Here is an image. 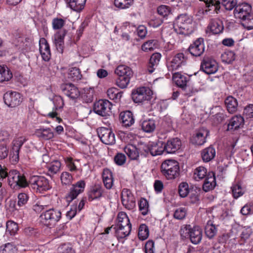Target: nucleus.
<instances>
[{"label":"nucleus","mask_w":253,"mask_h":253,"mask_svg":"<svg viewBox=\"0 0 253 253\" xmlns=\"http://www.w3.org/2000/svg\"><path fill=\"white\" fill-rule=\"evenodd\" d=\"M12 77L9 69L4 66L0 65V82L8 81Z\"/></svg>","instance_id":"obj_42"},{"label":"nucleus","mask_w":253,"mask_h":253,"mask_svg":"<svg viewBox=\"0 0 253 253\" xmlns=\"http://www.w3.org/2000/svg\"><path fill=\"white\" fill-rule=\"evenodd\" d=\"M213 117L215 123L220 124L223 122L227 118V116L223 112H219L216 113Z\"/></svg>","instance_id":"obj_63"},{"label":"nucleus","mask_w":253,"mask_h":253,"mask_svg":"<svg viewBox=\"0 0 253 253\" xmlns=\"http://www.w3.org/2000/svg\"><path fill=\"white\" fill-rule=\"evenodd\" d=\"M98 137L102 143L106 145L115 143V136L112 131L106 127H100L97 130Z\"/></svg>","instance_id":"obj_12"},{"label":"nucleus","mask_w":253,"mask_h":253,"mask_svg":"<svg viewBox=\"0 0 253 253\" xmlns=\"http://www.w3.org/2000/svg\"><path fill=\"white\" fill-rule=\"evenodd\" d=\"M42 222L47 226H54L61 217L59 210L50 209L42 213L41 215Z\"/></svg>","instance_id":"obj_7"},{"label":"nucleus","mask_w":253,"mask_h":253,"mask_svg":"<svg viewBox=\"0 0 253 253\" xmlns=\"http://www.w3.org/2000/svg\"><path fill=\"white\" fill-rule=\"evenodd\" d=\"M70 8L72 10L80 12L84 7L86 0H66Z\"/></svg>","instance_id":"obj_32"},{"label":"nucleus","mask_w":253,"mask_h":253,"mask_svg":"<svg viewBox=\"0 0 253 253\" xmlns=\"http://www.w3.org/2000/svg\"><path fill=\"white\" fill-rule=\"evenodd\" d=\"M40 51L42 58L45 61H48L51 56L49 45L45 38H42L40 40Z\"/></svg>","instance_id":"obj_20"},{"label":"nucleus","mask_w":253,"mask_h":253,"mask_svg":"<svg viewBox=\"0 0 253 253\" xmlns=\"http://www.w3.org/2000/svg\"><path fill=\"white\" fill-rule=\"evenodd\" d=\"M94 89L92 87H84L80 92V96L82 99L86 103L92 102L93 98Z\"/></svg>","instance_id":"obj_36"},{"label":"nucleus","mask_w":253,"mask_h":253,"mask_svg":"<svg viewBox=\"0 0 253 253\" xmlns=\"http://www.w3.org/2000/svg\"><path fill=\"white\" fill-rule=\"evenodd\" d=\"M123 91H119L115 87L109 88L107 91V94L108 97L114 100L115 102H119L122 96Z\"/></svg>","instance_id":"obj_38"},{"label":"nucleus","mask_w":253,"mask_h":253,"mask_svg":"<svg viewBox=\"0 0 253 253\" xmlns=\"http://www.w3.org/2000/svg\"><path fill=\"white\" fill-rule=\"evenodd\" d=\"M28 183V186L39 193H43L51 188L49 180L42 176L32 175L30 177Z\"/></svg>","instance_id":"obj_4"},{"label":"nucleus","mask_w":253,"mask_h":253,"mask_svg":"<svg viewBox=\"0 0 253 253\" xmlns=\"http://www.w3.org/2000/svg\"><path fill=\"white\" fill-rule=\"evenodd\" d=\"M207 169L204 167L200 166L195 169L193 178L196 181H199L204 178L207 175Z\"/></svg>","instance_id":"obj_43"},{"label":"nucleus","mask_w":253,"mask_h":253,"mask_svg":"<svg viewBox=\"0 0 253 253\" xmlns=\"http://www.w3.org/2000/svg\"><path fill=\"white\" fill-rule=\"evenodd\" d=\"M7 176L8 177V184L11 188H24L28 185L25 177L17 170H11L8 174L7 172L3 169L0 165V179H3Z\"/></svg>","instance_id":"obj_1"},{"label":"nucleus","mask_w":253,"mask_h":253,"mask_svg":"<svg viewBox=\"0 0 253 253\" xmlns=\"http://www.w3.org/2000/svg\"><path fill=\"white\" fill-rule=\"evenodd\" d=\"M18 205L20 207L25 205L28 200V196L25 193H20L18 196Z\"/></svg>","instance_id":"obj_62"},{"label":"nucleus","mask_w":253,"mask_h":253,"mask_svg":"<svg viewBox=\"0 0 253 253\" xmlns=\"http://www.w3.org/2000/svg\"><path fill=\"white\" fill-rule=\"evenodd\" d=\"M172 80L178 86L182 88L186 87L188 81L187 78L179 72L173 73Z\"/></svg>","instance_id":"obj_33"},{"label":"nucleus","mask_w":253,"mask_h":253,"mask_svg":"<svg viewBox=\"0 0 253 253\" xmlns=\"http://www.w3.org/2000/svg\"><path fill=\"white\" fill-rule=\"evenodd\" d=\"M158 46V42L155 40H151L144 42L141 46L143 51L147 52L154 50Z\"/></svg>","instance_id":"obj_44"},{"label":"nucleus","mask_w":253,"mask_h":253,"mask_svg":"<svg viewBox=\"0 0 253 253\" xmlns=\"http://www.w3.org/2000/svg\"><path fill=\"white\" fill-rule=\"evenodd\" d=\"M116 231V236L118 238L123 239L128 236L130 233L131 225L125 227L122 226H115L114 227Z\"/></svg>","instance_id":"obj_35"},{"label":"nucleus","mask_w":253,"mask_h":253,"mask_svg":"<svg viewBox=\"0 0 253 253\" xmlns=\"http://www.w3.org/2000/svg\"><path fill=\"white\" fill-rule=\"evenodd\" d=\"M114 161L118 166L124 165L126 161V157L125 154L122 153H118L114 157Z\"/></svg>","instance_id":"obj_59"},{"label":"nucleus","mask_w":253,"mask_h":253,"mask_svg":"<svg viewBox=\"0 0 253 253\" xmlns=\"http://www.w3.org/2000/svg\"><path fill=\"white\" fill-rule=\"evenodd\" d=\"M66 34L65 31L58 32L55 35L54 44L60 53H62L64 47V39Z\"/></svg>","instance_id":"obj_28"},{"label":"nucleus","mask_w":253,"mask_h":253,"mask_svg":"<svg viewBox=\"0 0 253 253\" xmlns=\"http://www.w3.org/2000/svg\"><path fill=\"white\" fill-rule=\"evenodd\" d=\"M192 19L187 14L178 15L173 23V28L178 34L188 35L192 32Z\"/></svg>","instance_id":"obj_2"},{"label":"nucleus","mask_w":253,"mask_h":253,"mask_svg":"<svg viewBox=\"0 0 253 253\" xmlns=\"http://www.w3.org/2000/svg\"><path fill=\"white\" fill-rule=\"evenodd\" d=\"M201 69L208 75L212 74L217 72L218 64L213 59L204 57L201 64Z\"/></svg>","instance_id":"obj_15"},{"label":"nucleus","mask_w":253,"mask_h":253,"mask_svg":"<svg viewBox=\"0 0 253 253\" xmlns=\"http://www.w3.org/2000/svg\"><path fill=\"white\" fill-rule=\"evenodd\" d=\"M157 12L160 15L166 17L170 13L171 10L169 6L162 5L158 7Z\"/></svg>","instance_id":"obj_55"},{"label":"nucleus","mask_w":253,"mask_h":253,"mask_svg":"<svg viewBox=\"0 0 253 253\" xmlns=\"http://www.w3.org/2000/svg\"><path fill=\"white\" fill-rule=\"evenodd\" d=\"M120 119L123 126L126 127L130 126L134 123L133 114L129 111L121 112L120 114Z\"/></svg>","instance_id":"obj_26"},{"label":"nucleus","mask_w":253,"mask_h":253,"mask_svg":"<svg viewBox=\"0 0 253 253\" xmlns=\"http://www.w3.org/2000/svg\"><path fill=\"white\" fill-rule=\"evenodd\" d=\"M222 4L227 10H231L237 5L236 0H222Z\"/></svg>","instance_id":"obj_57"},{"label":"nucleus","mask_w":253,"mask_h":253,"mask_svg":"<svg viewBox=\"0 0 253 253\" xmlns=\"http://www.w3.org/2000/svg\"><path fill=\"white\" fill-rule=\"evenodd\" d=\"M145 253H154V242L152 240L148 241L145 246Z\"/></svg>","instance_id":"obj_64"},{"label":"nucleus","mask_w":253,"mask_h":253,"mask_svg":"<svg viewBox=\"0 0 253 253\" xmlns=\"http://www.w3.org/2000/svg\"><path fill=\"white\" fill-rule=\"evenodd\" d=\"M121 200L123 205L128 210H133L135 207V198L131 192L127 189L123 190Z\"/></svg>","instance_id":"obj_13"},{"label":"nucleus","mask_w":253,"mask_h":253,"mask_svg":"<svg viewBox=\"0 0 253 253\" xmlns=\"http://www.w3.org/2000/svg\"><path fill=\"white\" fill-rule=\"evenodd\" d=\"M4 103L9 107L19 105L22 101V95L16 91H8L3 95Z\"/></svg>","instance_id":"obj_11"},{"label":"nucleus","mask_w":253,"mask_h":253,"mask_svg":"<svg viewBox=\"0 0 253 253\" xmlns=\"http://www.w3.org/2000/svg\"><path fill=\"white\" fill-rule=\"evenodd\" d=\"M64 94L72 99H76L80 96V91L72 84H65L61 86Z\"/></svg>","instance_id":"obj_19"},{"label":"nucleus","mask_w":253,"mask_h":253,"mask_svg":"<svg viewBox=\"0 0 253 253\" xmlns=\"http://www.w3.org/2000/svg\"><path fill=\"white\" fill-rule=\"evenodd\" d=\"M186 211L184 208H179L174 213V217L177 219H182L186 215Z\"/></svg>","instance_id":"obj_61"},{"label":"nucleus","mask_w":253,"mask_h":253,"mask_svg":"<svg viewBox=\"0 0 253 253\" xmlns=\"http://www.w3.org/2000/svg\"><path fill=\"white\" fill-rule=\"evenodd\" d=\"M161 58V54L158 52L154 53L151 56L148 65V70L150 73H153L157 67Z\"/></svg>","instance_id":"obj_30"},{"label":"nucleus","mask_w":253,"mask_h":253,"mask_svg":"<svg viewBox=\"0 0 253 253\" xmlns=\"http://www.w3.org/2000/svg\"><path fill=\"white\" fill-rule=\"evenodd\" d=\"M208 27L213 34H220L224 29L222 21L217 18L212 19L210 22Z\"/></svg>","instance_id":"obj_25"},{"label":"nucleus","mask_w":253,"mask_h":253,"mask_svg":"<svg viewBox=\"0 0 253 253\" xmlns=\"http://www.w3.org/2000/svg\"><path fill=\"white\" fill-rule=\"evenodd\" d=\"M251 12L252 6L250 4L247 3H241L236 5L234 11L235 17L243 20L244 22V24H245L246 20L250 17Z\"/></svg>","instance_id":"obj_10"},{"label":"nucleus","mask_w":253,"mask_h":253,"mask_svg":"<svg viewBox=\"0 0 253 253\" xmlns=\"http://www.w3.org/2000/svg\"><path fill=\"white\" fill-rule=\"evenodd\" d=\"M205 230L206 236L210 239L213 237L217 231L215 226L210 221L208 222Z\"/></svg>","instance_id":"obj_45"},{"label":"nucleus","mask_w":253,"mask_h":253,"mask_svg":"<svg viewBox=\"0 0 253 253\" xmlns=\"http://www.w3.org/2000/svg\"><path fill=\"white\" fill-rule=\"evenodd\" d=\"M202 236V229L199 226H194L191 229L189 238L193 244H198L201 241Z\"/></svg>","instance_id":"obj_23"},{"label":"nucleus","mask_w":253,"mask_h":253,"mask_svg":"<svg viewBox=\"0 0 253 253\" xmlns=\"http://www.w3.org/2000/svg\"><path fill=\"white\" fill-rule=\"evenodd\" d=\"M209 133V131L207 129H200L191 138L192 143L197 145H203L206 142V137Z\"/></svg>","instance_id":"obj_21"},{"label":"nucleus","mask_w":253,"mask_h":253,"mask_svg":"<svg viewBox=\"0 0 253 253\" xmlns=\"http://www.w3.org/2000/svg\"><path fill=\"white\" fill-rule=\"evenodd\" d=\"M61 164L59 161L55 160L49 163L47 168L48 169V174L53 176L58 172L61 168Z\"/></svg>","instance_id":"obj_40"},{"label":"nucleus","mask_w":253,"mask_h":253,"mask_svg":"<svg viewBox=\"0 0 253 253\" xmlns=\"http://www.w3.org/2000/svg\"><path fill=\"white\" fill-rule=\"evenodd\" d=\"M133 0H115V6L121 9L128 8L133 3Z\"/></svg>","instance_id":"obj_50"},{"label":"nucleus","mask_w":253,"mask_h":253,"mask_svg":"<svg viewBox=\"0 0 253 253\" xmlns=\"http://www.w3.org/2000/svg\"><path fill=\"white\" fill-rule=\"evenodd\" d=\"M68 78L73 81H78L82 78L80 69L77 67L72 68L68 73Z\"/></svg>","instance_id":"obj_47"},{"label":"nucleus","mask_w":253,"mask_h":253,"mask_svg":"<svg viewBox=\"0 0 253 253\" xmlns=\"http://www.w3.org/2000/svg\"><path fill=\"white\" fill-rule=\"evenodd\" d=\"M141 128L147 133L153 132L156 128L155 121L152 119L143 121L141 123Z\"/></svg>","instance_id":"obj_41"},{"label":"nucleus","mask_w":253,"mask_h":253,"mask_svg":"<svg viewBox=\"0 0 253 253\" xmlns=\"http://www.w3.org/2000/svg\"><path fill=\"white\" fill-rule=\"evenodd\" d=\"M161 171L168 179H173L179 175L178 163L173 160H168L161 165Z\"/></svg>","instance_id":"obj_5"},{"label":"nucleus","mask_w":253,"mask_h":253,"mask_svg":"<svg viewBox=\"0 0 253 253\" xmlns=\"http://www.w3.org/2000/svg\"><path fill=\"white\" fill-rule=\"evenodd\" d=\"M60 179L63 185H69L72 183L73 178L69 172L64 171L60 175Z\"/></svg>","instance_id":"obj_49"},{"label":"nucleus","mask_w":253,"mask_h":253,"mask_svg":"<svg viewBox=\"0 0 253 253\" xmlns=\"http://www.w3.org/2000/svg\"><path fill=\"white\" fill-rule=\"evenodd\" d=\"M215 185V177L212 173V175H209L206 178L203 185V189L205 192H208L213 189Z\"/></svg>","instance_id":"obj_39"},{"label":"nucleus","mask_w":253,"mask_h":253,"mask_svg":"<svg viewBox=\"0 0 253 253\" xmlns=\"http://www.w3.org/2000/svg\"><path fill=\"white\" fill-rule=\"evenodd\" d=\"M103 188L99 184H96L91 187L88 192V197L89 201H92L100 198L103 193Z\"/></svg>","instance_id":"obj_27"},{"label":"nucleus","mask_w":253,"mask_h":253,"mask_svg":"<svg viewBox=\"0 0 253 253\" xmlns=\"http://www.w3.org/2000/svg\"><path fill=\"white\" fill-rule=\"evenodd\" d=\"M192 227L190 225H184L180 230V234L182 238H189Z\"/></svg>","instance_id":"obj_58"},{"label":"nucleus","mask_w":253,"mask_h":253,"mask_svg":"<svg viewBox=\"0 0 253 253\" xmlns=\"http://www.w3.org/2000/svg\"><path fill=\"white\" fill-rule=\"evenodd\" d=\"M244 124V119L240 115L233 117L228 124L227 130H234L242 126Z\"/></svg>","instance_id":"obj_24"},{"label":"nucleus","mask_w":253,"mask_h":253,"mask_svg":"<svg viewBox=\"0 0 253 253\" xmlns=\"http://www.w3.org/2000/svg\"><path fill=\"white\" fill-rule=\"evenodd\" d=\"M52 24L54 29H60L64 26L65 21L61 18H54L52 20Z\"/></svg>","instance_id":"obj_60"},{"label":"nucleus","mask_w":253,"mask_h":253,"mask_svg":"<svg viewBox=\"0 0 253 253\" xmlns=\"http://www.w3.org/2000/svg\"><path fill=\"white\" fill-rule=\"evenodd\" d=\"M186 60L184 54L179 53L176 54L172 59L167 62V68L169 71L173 72L179 70L185 63Z\"/></svg>","instance_id":"obj_14"},{"label":"nucleus","mask_w":253,"mask_h":253,"mask_svg":"<svg viewBox=\"0 0 253 253\" xmlns=\"http://www.w3.org/2000/svg\"><path fill=\"white\" fill-rule=\"evenodd\" d=\"M189 192L188 184L186 182L181 183L178 186V193L180 197H186Z\"/></svg>","instance_id":"obj_53"},{"label":"nucleus","mask_w":253,"mask_h":253,"mask_svg":"<svg viewBox=\"0 0 253 253\" xmlns=\"http://www.w3.org/2000/svg\"><path fill=\"white\" fill-rule=\"evenodd\" d=\"M215 154V150L211 146L205 148L201 152L202 159L204 162H209L213 159Z\"/></svg>","instance_id":"obj_29"},{"label":"nucleus","mask_w":253,"mask_h":253,"mask_svg":"<svg viewBox=\"0 0 253 253\" xmlns=\"http://www.w3.org/2000/svg\"><path fill=\"white\" fill-rule=\"evenodd\" d=\"M36 135L44 140H49L54 137V132L50 128H42L36 129Z\"/></svg>","instance_id":"obj_31"},{"label":"nucleus","mask_w":253,"mask_h":253,"mask_svg":"<svg viewBox=\"0 0 253 253\" xmlns=\"http://www.w3.org/2000/svg\"><path fill=\"white\" fill-rule=\"evenodd\" d=\"M18 230V226L16 223L9 221L6 223V232L10 235H14Z\"/></svg>","instance_id":"obj_51"},{"label":"nucleus","mask_w":253,"mask_h":253,"mask_svg":"<svg viewBox=\"0 0 253 253\" xmlns=\"http://www.w3.org/2000/svg\"><path fill=\"white\" fill-rule=\"evenodd\" d=\"M27 140V139L25 136H21L18 137L17 139L13 141V145L12 149L13 153L12 158L16 162L18 160L19 153L20 148L23 145L24 143Z\"/></svg>","instance_id":"obj_22"},{"label":"nucleus","mask_w":253,"mask_h":253,"mask_svg":"<svg viewBox=\"0 0 253 253\" xmlns=\"http://www.w3.org/2000/svg\"><path fill=\"white\" fill-rule=\"evenodd\" d=\"M149 204L148 201L144 198H141L139 203V209L142 214L146 215L149 211Z\"/></svg>","instance_id":"obj_52"},{"label":"nucleus","mask_w":253,"mask_h":253,"mask_svg":"<svg viewBox=\"0 0 253 253\" xmlns=\"http://www.w3.org/2000/svg\"><path fill=\"white\" fill-rule=\"evenodd\" d=\"M152 95V91L149 87L142 86L133 90L131 98L135 103H138L150 100Z\"/></svg>","instance_id":"obj_6"},{"label":"nucleus","mask_w":253,"mask_h":253,"mask_svg":"<svg viewBox=\"0 0 253 253\" xmlns=\"http://www.w3.org/2000/svg\"><path fill=\"white\" fill-rule=\"evenodd\" d=\"M124 151L130 159L137 160L139 153L136 147L133 145H128L124 148Z\"/></svg>","instance_id":"obj_37"},{"label":"nucleus","mask_w":253,"mask_h":253,"mask_svg":"<svg viewBox=\"0 0 253 253\" xmlns=\"http://www.w3.org/2000/svg\"><path fill=\"white\" fill-rule=\"evenodd\" d=\"M115 73L118 77L116 82L117 85L121 88H126L133 76L131 69L127 66L120 65L115 69Z\"/></svg>","instance_id":"obj_3"},{"label":"nucleus","mask_w":253,"mask_h":253,"mask_svg":"<svg viewBox=\"0 0 253 253\" xmlns=\"http://www.w3.org/2000/svg\"><path fill=\"white\" fill-rule=\"evenodd\" d=\"M221 58L223 62L229 64L235 60V54L232 51H227L221 54Z\"/></svg>","instance_id":"obj_48"},{"label":"nucleus","mask_w":253,"mask_h":253,"mask_svg":"<svg viewBox=\"0 0 253 253\" xmlns=\"http://www.w3.org/2000/svg\"><path fill=\"white\" fill-rule=\"evenodd\" d=\"M190 54L193 56H200L205 51V45L204 40L202 38H199L193 43L191 44L188 48Z\"/></svg>","instance_id":"obj_17"},{"label":"nucleus","mask_w":253,"mask_h":253,"mask_svg":"<svg viewBox=\"0 0 253 253\" xmlns=\"http://www.w3.org/2000/svg\"><path fill=\"white\" fill-rule=\"evenodd\" d=\"M181 146V140L177 137L168 140L166 143H164L165 150L167 153H174L180 148Z\"/></svg>","instance_id":"obj_18"},{"label":"nucleus","mask_w":253,"mask_h":253,"mask_svg":"<svg viewBox=\"0 0 253 253\" xmlns=\"http://www.w3.org/2000/svg\"><path fill=\"white\" fill-rule=\"evenodd\" d=\"M112 104L107 100H100L94 104L93 110L97 114L105 117L110 116L111 112Z\"/></svg>","instance_id":"obj_9"},{"label":"nucleus","mask_w":253,"mask_h":253,"mask_svg":"<svg viewBox=\"0 0 253 253\" xmlns=\"http://www.w3.org/2000/svg\"><path fill=\"white\" fill-rule=\"evenodd\" d=\"M15 248L11 243H7L0 247V253H14Z\"/></svg>","instance_id":"obj_56"},{"label":"nucleus","mask_w":253,"mask_h":253,"mask_svg":"<svg viewBox=\"0 0 253 253\" xmlns=\"http://www.w3.org/2000/svg\"><path fill=\"white\" fill-rule=\"evenodd\" d=\"M225 104L229 113L232 114L235 113L238 107L237 100L234 97L230 96L225 100Z\"/></svg>","instance_id":"obj_34"},{"label":"nucleus","mask_w":253,"mask_h":253,"mask_svg":"<svg viewBox=\"0 0 253 253\" xmlns=\"http://www.w3.org/2000/svg\"><path fill=\"white\" fill-rule=\"evenodd\" d=\"M144 151L146 154H150L153 156L160 155L165 151L164 143L162 141L153 142L149 145L145 146Z\"/></svg>","instance_id":"obj_16"},{"label":"nucleus","mask_w":253,"mask_h":253,"mask_svg":"<svg viewBox=\"0 0 253 253\" xmlns=\"http://www.w3.org/2000/svg\"><path fill=\"white\" fill-rule=\"evenodd\" d=\"M85 182L84 180H80L75 184H73L70 189V191L66 196L67 202L69 204L74 199H76L78 196L83 193L84 190Z\"/></svg>","instance_id":"obj_8"},{"label":"nucleus","mask_w":253,"mask_h":253,"mask_svg":"<svg viewBox=\"0 0 253 253\" xmlns=\"http://www.w3.org/2000/svg\"><path fill=\"white\" fill-rule=\"evenodd\" d=\"M149 229L147 225L144 224L140 225L138 232V237L140 240H146L149 236Z\"/></svg>","instance_id":"obj_46"},{"label":"nucleus","mask_w":253,"mask_h":253,"mask_svg":"<svg viewBox=\"0 0 253 253\" xmlns=\"http://www.w3.org/2000/svg\"><path fill=\"white\" fill-rule=\"evenodd\" d=\"M231 188L233 196L235 199L239 198L244 194V191L241 185L238 184L233 185Z\"/></svg>","instance_id":"obj_54"}]
</instances>
